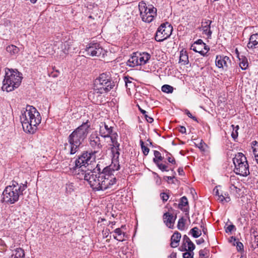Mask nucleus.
<instances>
[{
	"label": "nucleus",
	"instance_id": "18",
	"mask_svg": "<svg viewBox=\"0 0 258 258\" xmlns=\"http://www.w3.org/2000/svg\"><path fill=\"white\" fill-rule=\"evenodd\" d=\"M125 225H122L120 228L115 229L112 233H113V238L119 241H123L125 240L127 236L125 232L123 230L125 229Z\"/></svg>",
	"mask_w": 258,
	"mask_h": 258
},
{
	"label": "nucleus",
	"instance_id": "54",
	"mask_svg": "<svg viewBox=\"0 0 258 258\" xmlns=\"http://www.w3.org/2000/svg\"><path fill=\"white\" fill-rule=\"evenodd\" d=\"M178 172L180 175H182L184 174V171L182 168H179L178 169Z\"/></svg>",
	"mask_w": 258,
	"mask_h": 258
},
{
	"label": "nucleus",
	"instance_id": "52",
	"mask_svg": "<svg viewBox=\"0 0 258 258\" xmlns=\"http://www.w3.org/2000/svg\"><path fill=\"white\" fill-rule=\"evenodd\" d=\"M205 242V240L203 238H200L198 240H196V243L198 245L201 244Z\"/></svg>",
	"mask_w": 258,
	"mask_h": 258
},
{
	"label": "nucleus",
	"instance_id": "43",
	"mask_svg": "<svg viewBox=\"0 0 258 258\" xmlns=\"http://www.w3.org/2000/svg\"><path fill=\"white\" fill-rule=\"evenodd\" d=\"M185 113L190 118H192L193 120H194L195 121H198L197 120V118H196V117L194 116H192V115L191 114V113L189 112V111L187 109H186L185 110Z\"/></svg>",
	"mask_w": 258,
	"mask_h": 258
},
{
	"label": "nucleus",
	"instance_id": "51",
	"mask_svg": "<svg viewBox=\"0 0 258 258\" xmlns=\"http://www.w3.org/2000/svg\"><path fill=\"white\" fill-rule=\"evenodd\" d=\"M206 146V144L204 143L201 142L198 146V147L202 150L205 151V147Z\"/></svg>",
	"mask_w": 258,
	"mask_h": 258
},
{
	"label": "nucleus",
	"instance_id": "11",
	"mask_svg": "<svg viewBox=\"0 0 258 258\" xmlns=\"http://www.w3.org/2000/svg\"><path fill=\"white\" fill-rule=\"evenodd\" d=\"M151 55L147 52H134L126 62V65L130 67L144 65L148 62Z\"/></svg>",
	"mask_w": 258,
	"mask_h": 258
},
{
	"label": "nucleus",
	"instance_id": "47",
	"mask_svg": "<svg viewBox=\"0 0 258 258\" xmlns=\"http://www.w3.org/2000/svg\"><path fill=\"white\" fill-rule=\"evenodd\" d=\"M67 189L70 192L74 190V186L73 183H70L67 185Z\"/></svg>",
	"mask_w": 258,
	"mask_h": 258
},
{
	"label": "nucleus",
	"instance_id": "62",
	"mask_svg": "<svg viewBox=\"0 0 258 258\" xmlns=\"http://www.w3.org/2000/svg\"><path fill=\"white\" fill-rule=\"evenodd\" d=\"M254 156H255V160L256 161V162L258 164V153L257 154H256L255 155H254Z\"/></svg>",
	"mask_w": 258,
	"mask_h": 258
},
{
	"label": "nucleus",
	"instance_id": "57",
	"mask_svg": "<svg viewBox=\"0 0 258 258\" xmlns=\"http://www.w3.org/2000/svg\"><path fill=\"white\" fill-rule=\"evenodd\" d=\"M169 257L170 258H176V253L173 252Z\"/></svg>",
	"mask_w": 258,
	"mask_h": 258
},
{
	"label": "nucleus",
	"instance_id": "19",
	"mask_svg": "<svg viewBox=\"0 0 258 258\" xmlns=\"http://www.w3.org/2000/svg\"><path fill=\"white\" fill-rule=\"evenodd\" d=\"M176 218V216H174L168 212L164 213L163 216L164 223L168 227L171 229L174 227V224Z\"/></svg>",
	"mask_w": 258,
	"mask_h": 258
},
{
	"label": "nucleus",
	"instance_id": "44",
	"mask_svg": "<svg viewBox=\"0 0 258 258\" xmlns=\"http://www.w3.org/2000/svg\"><path fill=\"white\" fill-rule=\"evenodd\" d=\"M236 248L238 251H240L243 248V244L239 241L236 242Z\"/></svg>",
	"mask_w": 258,
	"mask_h": 258
},
{
	"label": "nucleus",
	"instance_id": "33",
	"mask_svg": "<svg viewBox=\"0 0 258 258\" xmlns=\"http://www.w3.org/2000/svg\"><path fill=\"white\" fill-rule=\"evenodd\" d=\"M185 220L183 218H181L179 219L178 224H177V228L180 230H183L185 228Z\"/></svg>",
	"mask_w": 258,
	"mask_h": 258
},
{
	"label": "nucleus",
	"instance_id": "56",
	"mask_svg": "<svg viewBox=\"0 0 258 258\" xmlns=\"http://www.w3.org/2000/svg\"><path fill=\"white\" fill-rule=\"evenodd\" d=\"M174 177V176H164V178L166 180L168 181V180L172 179Z\"/></svg>",
	"mask_w": 258,
	"mask_h": 258
},
{
	"label": "nucleus",
	"instance_id": "41",
	"mask_svg": "<svg viewBox=\"0 0 258 258\" xmlns=\"http://www.w3.org/2000/svg\"><path fill=\"white\" fill-rule=\"evenodd\" d=\"M160 197H161V199L162 200V201H163V202H166L168 200V199H169L168 195L165 192L161 193Z\"/></svg>",
	"mask_w": 258,
	"mask_h": 258
},
{
	"label": "nucleus",
	"instance_id": "48",
	"mask_svg": "<svg viewBox=\"0 0 258 258\" xmlns=\"http://www.w3.org/2000/svg\"><path fill=\"white\" fill-rule=\"evenodd\" d=\"M234 229H235V226L233 224L229 225L227 226L226 232H231Z\"/></svg>",
	"mask_w": 258,
	"mask_h": 258
},
{
	"label": "nucleus",
	"instance_id": "46",
	"mask_svg": "<svg viewBox=\"0 0 258 258\" xmlns=\"http://www.w3.org/2000/svg\"><path fill=\"white\" fill-rule=\"evenodd\" d=\"M193 44H196V46L199 45L201 46V47H203V46L205 45V43L202 39H198Z\"/></svg>",
	"mask_w": 258,
	"mask_h": 258
},
{
	"label": "nucleus",
	"instance_id": "55",
	"mask_svg": "<svg viewBox=\"0 0 258 258\" xmlns=\"http://www.w3.org/2000/svg\"><path fill=\"white\" fill-rule=\"evenodd\" d=\"M203 48L204 49V51H205V52H206V53L208 52V51L210 49L209 47L207 45H206L205 43L204 46H203Z\"/></svg>",
	"mask_w": 258,
	"mask_h": 258
},
{
	"label": "nucleus",
	"instance_id": "32",
	"mask_svg": "<svg viewBox=\"0 0 258 258\" xmlns=\"http://www.w3.org/2000/svg\"><path fill=\"white\" fill-rule=\"evenodd\" d=\"M161 90L163 92L166 93H171L173 91V88L169 85H164L162 87Z\"/></svg>",
	"mask_w": 258,
	"mask_h": 258
},
{
	"label": "nucleus",
	"instance_id": "28",
	"mask_svg": "<svg viewBox=\"0 0 258 258\" xmlns=\"http://www.w3.org/2000/svg\"><path fill=\"white\" fill-rule=\"evenodd\" d=\"M7 51L11 54H16L19 51V49L14 45H9L6 48Z\"/></svg>",
	"mask_w": 258,
	"mask_h": 258
},
{
	"label": "nucleus",
	"instance_id": "29",
	"mask_svg": "<svg viewBox=\"0 0 258 258\" xmlns=\"http://www.w3.org/2000/svg\"><path fill=\"white\" fill-rule=\"evenodd\" d=\"M190 232L194 238H198L200 237L202 234L201 231L199 230L198 228L197 227L192 228L190 230Z\"/></svg>",
	"mask_w": 258,
	"mask_h": 258
},
{
	"label": "nucleus",
	"instance_id": "6",
	"mask_svg": "<svg viewBox=\"0 0 258 258\" xmlns=\"http://www.w3.org/2000/svg\"><path fill=\"white\" fill-rule=\"evenodd\" d=\"M26 184H19L13 181L12 185L7 186L2 194V203L11 205L18 201L20 196L27 188Z\"/></svg>",
	"mask_w": 258,
	"mask_h": 258
},
{
	"label": "nucleus",
	"instance_id": "50",
	"mask_svg": "<svg viewBox=\"0 0 258 258\" xmlns=\"http://www.w3.org/2000/svg\"><path fill=\"white\" fill-rule=\"evenodd\" d=\"M144 116H145V117L146 120L148 122L152 123L154 121L153 118L150 116H149L147 114H145V115H144Z\"/></svg>",
	"mask_w": 258,
	"mask_h": 258
},
{
	"label": "nucleus",
	"instance_id": "23",
	"mask_svg": "<svg viewBox=\"0 0 258 258\" xmlns=\"http://www.w3.org/2000/svg\"><path fill=\"white\" fill-rule=\"evenodd\" d=\"M13 256L14 258H24V250L21 248H17L13 251L12 256Z\"/></svg>",
	"mask_w": 258,
	"mask_h": 258
},
{
	"label": "nucleus",
	"instance_id": "12",
	"mask_svg": "<svg viewBox=\"0 0 258 258\" xmlns=\"http://www.w3.org/2000/svg\"><path fill=\"white\" fill-rule=\"evenodd\" d=\"M172 31L173 28L170 24L168 22L163 23L158 27L155 39L158 42H162L170 36Z\"/></svg>",
	"mask_w": 258,
	"mask_h": 258
},
{
	"label": "nucleus",
	"instance_id": "17",
	"mask_svg": "<svg viewBox=\"0 0 258 258\" xmlns=\"http://www.w3.org/2000/svg\"><path fill=\"white\" fill-rule=\"evenodd\" d=\"M219 187H221V186H217L213 189V194L218 197L217 200L223 204L229 202L230 201V197L228 194L226 193L223 194L222 191H220Z\"/></svg>",
	"mask_w": 258,
	"mask_h": 258
},
{
	"label": "nucleus",
	"instance_id": "21",
	"mask_svg": "<svg viewBox=\"0 0 258 258\" xmlns=\"http://www.w3.org/2000/svg\"><path fill=\"white\" fill-rule=\"evenodd\" d=\"M247 47L250 49H253L258 47V33L253 34L250 35Z\"/></svg>",
	"mask_w": 258,
	"mask_h": 258
},
{
	"label": "nucleus",
	"instance_id": "14",
	"mask_svg": "<svg viewBox=\"0 0 258 258\" xmlns=\"http://www.w3.org/2000/svg\"><path fill=\"white\" fill-rule=\"evenodd\" d=\"M89 145L93 151L92 154L98 153L102 148L103 145L97 132H93L88 138Z\"/></svg>",
	"mask_w": 258,
	"mask_h": 258
},
{
	"label": "nucleus",
	"instance_id": "45",
	"mask_svg": "<svg viewBox=\"0 0 258 258\" xmlns=\"http://www.w3.org/2000/svg\"><path fill=\"white\" fill-rule=\"evenodd\" d=\"M207 250L206 249H201L199 251V255L201 258H205V255L207 254Z\"/></svg>",
	"mask_w": 258,
	"mask_h": 258
},
{
	"label": "nucleus",
	"instance_id": "49",
	"mask_svg": "<svg viewBox=\"0 0 258 258\" xmlns=\"http://www.w3.org/2000/svg\"><path fill=\"white\" fill-rule=\"evenodd\" d=\"M178 131L181 134H185L186 128L183 126H180L178 129Z\"/></svg>",
	"mask_w": 258,
	"mask_h": 258
},
{
	"label": "nucleus",
	"instance_id": "7",
	"mask_svg": "<svg viewBox=\"0 0 258 258\" xmlns=\"http://www.w3.org/2000/svg\"><path fill=\"white\" fill-rule=\"evenodd\" d=\"M22 79L21 74L17 70L6 68L2 86L3 90L8 92L14 90L20 86Z\"/></svg>",
	"mask_w": 258,
	"mask_h": 258
},
{
	"label": "nucleus",
	"instance_id": "26",
	"mask_svg": "<svg viewBox=\"0 0 258 258\" xmlns=\"http://www.w3.org/2000/svg\"><path fill=\"white\" fill-rule=\"evenodd\" d=\"M247 59L245 57L242 56L239 58V67L242 70H245L248 67Z\"/></svg>",
	"mask_w": 258,
	"mask_h": 258
},
{
	"label": "nucleus",
	"instance_id": "27",
	"mask_svg": "<svg viewBox=\"0 0 258 258\" xmlns=\"http://www.w3.org/2000/svg\"><path fill=\"white\" fill-rule=\"evenodd\" d=\"M190 49L195 52L200 53L202 55L205 56L206 54V52L203 50V47H201V46H196V44H192Z\"/></svg>",
	"mask_w": 258,
	"mask_h": 258
},
{
	"label": "nucleus",
	"instance_id": "42",
	"mask_svg": "<svg viewBox=\"0 0 258 258\" xmlns=\"http://www.w3.org/2000/svg\"><path fill=\"white\" fill-rule=\"evenodd\" d=\"M190 239L189 238L187 235H184L183 236L182 245L181 246V247H183V245L186 244V243L190 241Z\"/></svg>",
	"mask_w": 258,
	"mask_h": 258
},
{
	"label": "nucleus",
	"instance_id": "37",
	"mask_svg": "<svg viewBox=\"0 0 258 258\" xmlns=\"http://www.w3.org/2000/svg\"><path fill=\"white\" fill-rule=\"evenodd\" d=\"M251 145L254 154L255 155L256 154H257V152L258 151V142L255 141H252Z\"/></svg>",
	"mask_w": 258,
	"mask_h": 258
},
{
	"label": "nucleus",
	"instance_id": "63",
	"mask_svg": "<svg viewBox=\"0 0 258 258\" xmlns=\"http://www.w3.org/2000/svg\"><path fill=\"white\" fill-rule=\"evenodd\" d=\"M30 2H31L32 3H33V4H35V3L37 2V0H30Z\"/></svg>",
	"mask_w": 258,
	"mask_h": 258
},
{
	"label": "nucleus",
	"instance_id": "25",
	"mask_svg": "<svg viewBox=\"0 0 258 258\" xmlns=\"http://www.w3.org/2000/svg\"><path fill=\"white\" fill-rule=\"evenodd\" d=\"M195 248V245L194 243L190 240V241L186 243V244L183 245V247H182L181 251H193Z\"/></svg>",
	"mask_w": 258,
	"mask_h": 258
},
{
	"label": "nucleus",
	"instance_id": "13",
	"mask_svg": "<svg viewBox=\"0 0 258 258\" xmlns=\"http://www.w3.org/2000/svg\"><path fill=\"white\" fill-rule=\"evenodd\" d=\"M92 162V153L84 152L75 161V168L78 169V173H79V170L82 169L81 167L83 166L86 167L91 165Z\"/></svg>",
	"mask_w": 258,
	"mask_h": 258
},
{
	"label": "nucleus",
	"instance_id": "59",
	"mask_svg": "<svg viewBox=\"0 0 258 258\" xmlns=\"http://www.w3.org/2000/svg\"><path fill=\"white\" fill-rule=\"evenodd\" d=\"M254 241L257 243V245H258V235H254Z\"/></svg>",
	"mask_w": 258,
	"mask_h": 258
},
{
	"label": "nucleus",
	"instance_id": "1",
	"mask_svg": "<svg viewBox=\"0 0 258 258\" xmlns=\"http://www.w3.org/2000/svg\"><path fill=\"white\" fill-rule=\"evenodd\" d=\"M96 170L99 171L98 183L100 185L96 191L105 190L110 188L116 183V179L113 176V172L117 171L120 169L119 158H117L116 162H115L113 157H112L111 164L109 166L104 168L102 172H101L99 164L96 165Z\"/></svg>",
	"mask_w": 258,
	"mask_h": 258
},
{
	"label": "nucleus",
	"instance_id": "20",
	"mask_svg": "<svg viewBox=\"0 0 258 258\" xmlns=\"http://www.w3.org/2000/svg\"><path fill=\"white\" fill-rule=\"evenodd\" d=\"M212 21L205 19L202 22L201 28L203 34H206L208 38L211 37L212 31L211 30Z\"/></svg>",
	"mask_w": 258,
	"mask_h": 258
},
{
	"label": "nucleus",
	"instance_id": "16",
	"mask_svg": "<svg viewBox=\"0 0 258 258\" xmlns=\"http://www.w3.org/2000/svg\"><path fill=\"white\" fill-rule=\"evenodd\" d=\"M216 66L219 68L227 69L231 64V60L229 57L224 55H217L215 59Z\"/></svg>",
	"mask_w": 258,
	"mask_h": 258
},
{
	"label": "nucleus",
	"instance_id": "22",
	"mask_svg": "<svg viewBox=\"0 0 258 258\" xmlns=\"http://www.w3.org/2000/svg\"><path fill=\"white\" fill-rule=\"evenodd\" d=\"M180 238L181 234L177 231L175 232L171 237V246L173 248L177 247Z\"/></svg>",
	"mask_w": 258,
	"mask_h": 258
},
{
	"label": "nucleus",
	"instance_id": "30",
	"mask_svg": "<svg viewBox=\"0 0 258 258\" xmlns=\"http://www.w3.org/2000/svg\"><path fill=\"white\" fill-rule=\"evenodd\" d=\"M140 143L143 154L145 156H147L149 152L150 149L147 146H145L144 143L142 140H140Z\"/></svg>",
	"mask_w": 258,
	"mask_h": 258
},
{
	"label": "nucleus",
	"instance_id": "34",
	"mask_svg": "<svg viewBox=\"0 0 258 258\" xmlns=\"http://www.w3.org/2000/svg\"><path fill=\"white\" fill-rule=\"evenodd\" d=\"M231 126L233 128V131L231 134V136L234 139H235L238 137V130L239 128V127L238 125L236 126L232 125Z\"/></svg>",
	"mask_w": 258,
	"mask_h": 258
},
{
	"label": "nucleus",
	"instance_id": "31",
	"mask_svg": "<svg viewBox=\"0 0 258 258\" xmlns=\"http://www.w3.org/2000/svg\"><path fill=\"white\" fill-rule=\"evenodd\" d=\"M155 164L157 166V167L160 169L162 171H168V166L165 164L162 163H160L159 162H157L156 160H154Z\"/></svg>",
	"mask_w": 258,
	"mask_h": 258
},
{
	"label": "nucleus",
	"instance_id": "9",
	"mask_svg": "<svg viewBox=\"0 0 258 258\" xmlns=\"http://www.w3.org/2000/svg\"><path fill=\"white\" fill-rule=\"evenodd\" d=\"M99 172L97 173L96 168H95L93 170L88 169L84 170L83 169H79V173H77L78 178L80 179H84L87 181L90 187L94 191H96L97 188L100 187L98 183L99 178Z\"/></svg>",
	"mask_w": 258,
	"mask_h": 258
},
{
	"label": "nucleus",
	"instance_id": "4",
	"mask_svg": "<svg viewBox=\"0 0 258 258\" xmlns=\"http://www.w3.org/2000/svg\"><path fill=\"white\" fill-rule=\"evenodd\" d=\"M90 127V124L87 120L78 126L69 136L68 143L66 144V146H69L70 154L73 155L78 151L84 140L87 137Z\"/></svg>",
	"mask_w": 258,
	"mask_h": 258
},
{
	"label": "nucleus",
	"instance_id": "39",
	"mask_svg": "<svg viewBox=\"0 0 258 258\" xmlns=\"http://www.w3.org/2000/svg\"><path fill=\"white\" fill-rule=\"evenodd\" d=\"M167 159L168 160V161L172 164H176V161H175V160L174 159V158H172L170 156H171V154L169 153H167Z\"/></svg>",
	"mask_w": 258,
	"mask_h": 258
},
{
	"label": "nucleus",
	"instance_id": "2",
	"mask_svg": "<svg viewBox=\"0 0 258 258\" xmlns=\"http://www.w3.org/2000/svg\"><path fill=\"white\" fill-rule=\"evenodd\" d=\"M114 82L111 80L110 73L101 74L94 81V88L88 94V97L92 102L98 104L101 103L99 98L102 94L106 93L113 89Z\"/></svg>",
	"mask_w": 258,
	"mask_h": 258
},
{
	"label": "nucleus",
	"instance_id": "15",
	"mask_svg": "<svg viewBox=\"0 0 258 258\" xmlns=\"http://www.w3.org/2000/svg\"><path fill=\"white\" fill-rule=\"evenodd\" d=\"M87 54L92 56H99L103 52V48L98 43H90L86 48Z\"/></svg>",
	"mask_w": 258,
	"mask_h": 258
},
{
	"label": "nucleus",
	"instance_id": "5",
	"mask_svg": "<svg viewBox=\"0 0 258 258\" xmlns=\"http://www.w3.org/2000/svg\"><path fill=\"white\" fill-rule=\"evenodd\" d=\"M99 132V135L104 139L110 138V149L112 157H113L114 160L116 162V159L119 157L121 151L120 145L117 141V133L113 131V127L109 126L105 122H101L100 124Z\"/></svg>",
	"mask_w": 258,
	"mask_h": 258
},
{
	"label": "nucleus",
	"instance_id": "61",
	"mask_svg": "<svg viewBox=\"0 0 258 258\" xmlns=\"http://www.w3.org/2000/svg\"><path fill=\"white\" fill-rule=\"evenodd\" d=\"M230 189H231V190H235V189L237 190V187H236V186H235V185H232L230 187Z\"/></svg>",
	"mask_w": 258,
	"mask_h": 258
},
{
	"label": "nucleus",
	"instance_id": "64",
	"mask_svg": "<svg viewBox=\"0 0 258 258\" xmlns=\"http://www.w3.org/2000/svg\"><path fill=\"white\" fill-rule=\"evenodd\" d=\"M110 223H111L112 225H115V222H110Z\"/></svg>",
	"mask_w": 258,
	"mask_h": 258
},
{
	"label": "nucleus",
	"instance_id": "3",
	"mask_svg": "<svg viewBox=\"0 0 258 258\" xmlns=\"http://www.w3.org/2000/svg\"><path fill=\"white\" fill-rule=\"evenodd\" d=\"M20 120L23 128L26 133L34 134L41 120L39 112L33 106L27 105L21 111Z\"/></svg>",
	"mask_w": 258,
	"mask_h": 258
},
{
	"label": "nucleus",
	"instance_id": "35",
	"mask_svg": "<svg viewBox=\"0 0 258 258\" xmlns=\"http://www.w3.org/2000/svg\"><path fill=\"white\" fill-rule=\"evenodd\" d=\"M154 155L155 158L153 159V162H154V160H156V161L159 162L163 160V157L161 156V153L158 151H154Z\"/></svg>",
	"mask_w": 258,
	"mask_h": 258
},
{
	"label": "nucleus",
	"instance_id": "8",
	"mask_svg": "<svg viewBox=\"0 0 258 258\" xmlns=\"http://www.w3.org/2000/svg\"><path fill=\"white\" fill-rule=\"evenodd\" d=\"M234 165V172L242 176H247L250 173L249 165L244 154L242 153H237L233 158Z\"/></svg>",
	"mask_w": 258,
	"mask_h": 258
},
{
	"label": "nucleus",
	"instance_id": "10",
	"mask_svg": "<svg viewBox=\"0 0 258 258\" xmlns=\"http://www.w3.org/2000/svg\"><path fill=\"white\" fill-rule=\"evenodd\" d=\"M140 16L143 21L146 23L151 22L157 16V9L152 5L147 4L143 1L139 4Z\"/></svg>",
	"mask_w": 258,
	"mask_h": 258
},
{
	"label": "nucleus",
	"instance_id": "58",
	"mask_svg": "<svg viewBox=\"0 0 258 258\" xmlns=\"http://www.w3.org/2000/svg\"><path fill=\"white\" fill-rule=\"evenodd\" d=\"M201 228H202V231L204 234H206L207 233V229L205 228L203 226L201 225Z\"/></svg>",
	"mask_w": 258,
	"mask_h": 258
},
{
	"label": "nucleus",
	"instance_id": "53",
	"mask_svg": "<svg viewBox=\"0 0 258 258\" xmlns=\"http://www.w3.org/2000/svg\"><path fill=\"white\" fill-rule=\"evenodd\" d=\"M124 81L125 83V85L126 86H127V84L128 83H132V82L130 81L129 80V78H128L127 77H124Z\"/></svg>",
	"mask_w": 258,
	"mask_h": 258
},
{
	"label": "nucleus",
	"instance_id": "38",
	"mask_svg": "<svg viewBox=\"0 0 258 258\" xmlns=\"http://www.w3.org/2000/svg\"><path fill=\"white\" fill-rule=\"evenodd\" d=\"M194 253L193 251L188 252L186 251L183 253V258H194Z\"/></svg>",
	"mask_w": 258,
	"mask_h": 258
},
{
	"label": "nucleus",
	"instance_id": "40",
	"mask_svg": "<svg viewBox=\"0 0 258 258\" xmlns=\"http://www.w3.org/2000/svg\"><path fill=\"white\" fill-rule=\"evenodd\" d=\"M153 174L155 175V179L156 180V183L157 185H159L161 184V179L158 174L155 172H153Z\"/></svg>",
	"mask_w": 258,
	"mask_h": 258
},
{
	"label": "nucleus",
	"instance_id": "60",
	"mask_svg": "<svg viewBox=\"0 0 258 258\" xmlns=\"http://www.w3.org/2000/svg\"><path fill=\"white\" fill-rule=\"evenodd\" d=\"M139 109L143 114H144V115H145V114H147V112L145 110L141 109L140 107H139Z\"/></svg>",
	"mask_w": 258,
	"mask_h": 258
},
{
	"label": "nucleus",
	"instance_id": "36",
	"mask_svg": "<svg viewBox=\"0 0 258 258\" xmlns=\"http://www.w3.org/2000/svg\"><path fill=\"white\" fill-rule=\"evenodd\" d=\"M188 205L187 199L186 197H182L180 199V202L179 204V206L185 207Z\"/></svg>",
	"mask_w": 258,
	"mask_h": 258
},
{
	"label": "nucleus",
	"instance_id": "24",
	"mask_svg": "<svg viewBox=\"0 0 258 258\" xmlns=\"http://www.w3.org/2000/svg\"><path fill=\"white\" fill-rule=\"evenodd\" d=\"M188 56L185 51H181L179 57V62H183L184 65L188 63Z\"/></svg>",
	"mask_w": 258,
	"mask_h": 258
}]
</instances>
